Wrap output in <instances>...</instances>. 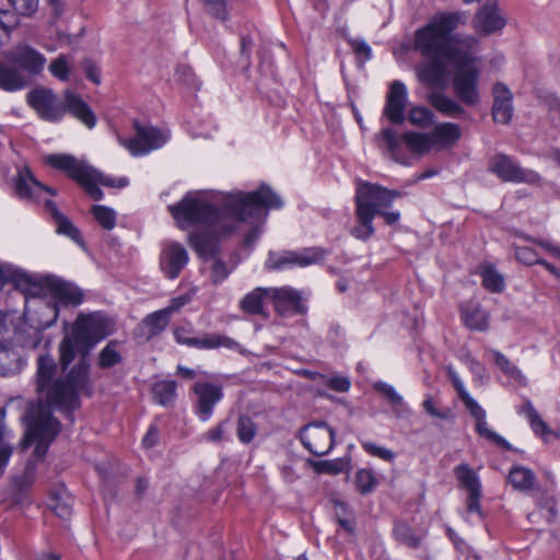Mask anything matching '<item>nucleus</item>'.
<instances>
[{
    "label": "nucleus",
    "mask_w": 560,
    "mask_h": 560,
    "mask_svg": "<svg viewBox=\"0 0 560 560\" xmlns=\"http://www.w3.org/2000/svg\"><path fill=\"white\" fill-rule=\"evenodd\" d=\"M108 335L106 323L94 314H80L71 331L58 346V364L46 353L37 358L35 374L38 402L30 404L23 421L26 427L23 448L36 444L34 456L43 459L60 432L61 424L51 409H57L73 421V411L80 407V395H91L90 354L95 346Z\"/></svg>",
    "instance_id": "1"
},
{
    "label": "nucleus",
    "mask_w": 560,
    "mask_h": 560,
    "mask_svg": "<svg viewBox=\"0 0 560 560\" xmlns=\"http://www.w3.org/2000/svg\"><path fill=\"white\" fill-rule=\"evenodd\" d=\"M283 201L268 185L254 191H235L220 198V206L209 201L201 191H188L167 209L180 230L203 224L222 235L236 231L240 223H254L267 217L269 209H280Z\"/></svg>",
    "instance_id": "2"
},
{
    "label": "nucleus",
    "mask_w": 560,
    "mask_h": 560,
    "mask_svg": "<svg viewBox=\"0 0 560 560\" xmlns=\"http://www.w3.org/2000/svg\"><path fill=\"white\" fill-rule=\"evenodd\" d=\"M465 12L436 14L428 24L415 33L413 48L423 61L417 66L418 79L428 86L442 83L446 67H465L475 63L479 39L472 35L451 36L458 25L466 23Z\"/></svg>",
    "instance_id": "3"
},
{
    "label": "nucleus",
    "mask_w": 560,
    "mask_h": 560,
    "mask_svg": "<svg viewBox=\"0 0 560 560\" xmlns=\"http://www.w3.org/2000/svg\"><path fill=\"white\" fill-rule=\"evenodd\" d=\"M45 162L50 167L63 172L70 179L82 187L90 198L96 201L104 198V192L100 185L109 188H125L129 184L127 177L115 178L106 175L90 165L85 160H79L72 154H48L45 158Z\"/></svg>",
    "instance_id": "4"
},
{
    "label": "nucleus",
    "mask_w": 560,
    "mask_h": 560,
    "mask_svg": "<svg viewBox=\"0 0 560 560\" xmlns=\"http://www.w3.org/2000/svg\"><path fill=\"white\" fill-rule=\"evenodd\" d=\"M378 147L394 161L407 164L402 144L412 153L423 154L432 149V138L429 133L406 131L401 136L392 128H384L376 135Z\"/></svg>",
    "instance_id": "5"
},
{
    "label": "nucleus",
    "mask_w": 560,
    "mask_h": 560,
    "mask_svg": "<svg viewBox=\"0 0 560 560\" xmlns=\"http://www.w3.org/2000/svg\"><path fill=\"white\" fill-rule=\"evenodd\" d=\"M329 255V250L314 246L300 250H270L265 261L268 271H283L293 268H305L322 262Z\"/></svg>",
    "instance_id": "6"
},
{
    "label": "nucleus",
    "mask_w": 560,
    "mask_h": 560,
    "mask_svg": "<svg viewBox=\"0 0 560 560\" xmlns=\"http://www.w3.org/2000/svg\"><path fill=\"white\" fill-rule=\"evenodd\" d=\"M487 170L503 183L540 185L542 177L534 170L525 168L513 156L495 153L489 158Z\"/></svg>",
    "instance_id": "7"
},
{
    "label": "nucleus",
    "mask_w": 560,
    "mask_h": 560,
    "mask_svg": "<svg viewBox=\"0 0 560 560\" xmlns=\"http://www.w3.org/2000/svg\"><path fill=\"white\" fill-rule=\"evenodd\" d=\"M195 329L190 322H185L174 328V339L178 345L199 350H213L225 348L236 351L241 354L245 353L244 348L233 338L221 334H203L201 337H194Z\"/></svg>",
    "instance_id": "8"
},
{
    "label": "nucleus",
    "mask_w": 560,
    "mask_h": 560,
    "mask_svg": "<svg viewBox=\"0 0 560 560\" xmlns=\"http://www.w3.org/2000/svg\"><path fill=\"white\" fill-rule=\"evenodd\" d=\"M27 103L46 121L58 122L65 117V96L61 98L49 88L30 91Z\"/></svg>",
    "instance_id": "9"
},
{
    "label": "nucleus",
    "mask_w": 560,
    "mask_h": 560,
    "mask_svg": "<svg viewBox=\"0 0 560 560\" xmlns=\"http://www.w3.org/2000/svg\"><path fill=\"white\" fill-rule=\"evenodd\" d=\"M479 79L480 70L474 63L455 67L452 85L458 101L467 106H475L480 102Z\"/></svg>",
    "instance_id": "10"
},
{
    "label": "nucleus",
    "mask_w": 560,
    "mask_h": 560,
    "mask_svg": "<svg viewBox=\"0 0 560 560\" xmlns=\"http://www.w3.org/2000/svg\"><path fill=\"white\" fill-rule=\"evenodd\" d=\"M454 475L459 487L468 492L466 512L476 513L481 521L486 520V513L481 508L482 486L477 472L468 464H459L454 468Z\"/></svg>",
    "instance_id": "11"
},
{
    "label": "nucleus",
    "mask_w": 560,
    "mask_h": 560,
    "mask_svg": "<svg viewBox=\"0 0 560 560\" xmlns=\"http://www.w3.org/2000/svg\"><path fill=\"white\" fill-rule=\"evenodd\" d=\"M303 446L315 456L328 454L335 444V431L326 422H312L300 430Z\"/></svg>",
    "instance_id": "12"
},
{
    "label": "nucleus",
    "mask_w": 560,
    "mask_h": 560,
    "mask_svg": "<svg viewBox=\"0 0 560 560\" xmlns=\"http://www.w3.org/2000/svg\"><path fill=\"white\" fill-rule=\"evenodd\" d=\"M136 136L124 141V145L135 155H144L160 149L167 140L168 135L152 126H142L137 120L133 122Z\"/></svg>",
    "instance_id": "13"
},
{
    "label": "nucleus",
    "mask_w": 560,
    "mask_h": 560,
    "mask_svg": "<svg viewBox=\"0 0 560 560\" xmlns=\"http://www.w3.org/2000/svg\"><path fill=\"white\" fill-rule=\"evenodd\" d=\"M191 390L196 396L194 412L201 422H207L214 413L215 406L223 399V387L207 381L196 382Z\"/></svg>",
    "instance_id": "14"
},
{
    "label": "nucleus",
    "mask_w": 560,
    "mask_h": 560,
    "mask_svg": "<svg viewBox=\"0 0 560 560\" xmlns=\"http://www.w3.org/2000/svg\"><path fill=\"white\" fill-rule=\"evenodd\" d=\"M269 301L281 317L305 315L307 312L301 292L291 287H269Z\"/></svg>",
    "instance_id": "15"
},
{
    "label": "nucleus",
    "mask_w": 560,
    "mask_h": 560,
    "mask_svg": "<svg viewBox=\"0 0 560 560\" xmlns=\"http://www.w3.org/2000/svg\"><path fill=\"white\" fill-rule=\"evenodd\" d=\"M405 196V192L385 188L378 184L362 183L358 186L354 201H361L368 205L373 212L377 214L383 209H387L392 203Z\"/></svg>",
    "instance_id": "16"
},
{
    "label": "nucleus",
    "mask_w": 560,
    "mask_h": 560,
    "mask_svg": "<svg viewBox=\"0 0 560 560\" xmlns=\"http://www.w3.org/2000/svg\"><path fill=\"white\" fill-rule=\"evenodd\" d=\"M52 276H38L18 268L14 272L13 287L23 293L26 300L34 304V300H46L49 295Z\"/></svg>",
    "instance_id": "17"
},
{
    "label": "nucleus",
    "mask_w": 560,
    "mask_h": 560,
    "mask_svg": "<svg viewBox=\"0 0 560 560\" xmlns=\"http://www.w3.org/2000/svg\"><path fill=\"white\" fill-rule=\"evenodd\" d=\"M4 58L21 72L30 75H38L46 65L45 56L28 44L15 45L5 51Z\"/></svg>",
    "instance_id": "18"
},
{
    "label": "nucleus",
    "mask_w": 560,
    "mask_h": 560,
    "mask_svg": "<svg viewBox=\"0 0 560 560\" xmlns=\"http://www.w3.org/2000/svg\"><path fill=\"white\" fill-rule=\"evenodd\" d=\"M59 315V308L56 302L49 300H34V304L26 300L23 316L25 320L37 332L51 327Z\"/></svg>",
    "instance_id": "19"
},
{
    "label": "nucleus",
    "mask_w": 560,
    "mask_h": 560,
    "mask_svg": "<svg viewBox=\"0 0 560 560\" xmlns=\"http://www.w3.org/2000/svg\"><path fill=\"white\" fill-rule=\"evenodd\" d=\"M505 19L500 13L498 0H486L472 19V27L479 36H490L503 30Z\"/></svg>",
    "instance_id": "20"
},
{
    "label": "nucleus",
    "mask_w": 560,
    "mask_h": 560,
    "mask_svg": "<svg viewBox=\"0 0 560 560\" xmlns=\"http://www.w3.org/2000/svg\"><path fill=\"white\" fill-rule=\"evenodd\" d=\"M407 103L408 90L406 84L399 80L393 81L386 94L383 116L394 125H401L406 119Z\"/></svg>",
    "instance_id": "21"
},
{
    "label": "nucleus",
    "mask_w": 560,
    "mask_h": 560,
    "mask_svg": "<svg viewBox=\"0 0 560 560\" xmlns=\"http://www.w3.org/2000/svg\"><path fill=\"white\" fill-rule=\"evenodd\" d=\"M188 261V253L182 244L170 242L163 246L160 256V267L167 279H176Z\"/></svg>",
    "instance_id": "22"
},
{
    "label": "nucleus",
    "mask_w": 560,
    "mask_h": 560,
    "mask_svg": "<svg viewBox=\"0 0 560 560\" xmlns=\"http://www.w3.org/2000/svg\"><path fill=\"white\" fill-rule=\"evenodd\" d=\"M492 118L495 122L508 125L513 117V93L504 83L498 82L492 88Z\"/></svg>",
    "instance_id": "23"
},
{
    "label": "nucleus",
    "mask_w": 560,
    "mask_h": 560,
    "mask_svg": "<svg viewBox=\"0 0 560 560\" xmlns=\"http://www.w3.org/2000/svg\"><path fill=\"white\" fill-rule=\"evenodd\" d=\"M220 236L223 235L214 232L213 229L211 232L195 231L188 235V244L200 259L207 261L220 254Z\"/></svg>",
    "instance_id": "24"
},
{
    "label": "nucleus",
    "mask_w": 560,
    "mask_h": 560,
    "mask_svg": "<svg viewBox=\"0 0 560 560\" xmlns=\"http://www.w3.org/2000/svg\"><path fill=\"white\" fill-rule=\"evenodd\" d=\"M14 189L20 199H32L39 190L46 191L51 196L57 194L54 188L38 182L28 166L19 167L14 178Z\"/></svg>",
    "instance_id": "25"
},
{
    "label": "nucleus",
    "mask_w": 560,
    "mask_h": 560,
    "mask_svg": "<svg viewBox=\"0 0 560 560\" xmlns=\"http://www.w3.org/2000/svg\"><path fill=\"white\" fill-rule=\"evenodd\" d=\"M65 115L70 114L77 120L82 122L89 129L96 125V116L90 105L83 98L71 90H65Z\"/></svg>",
    "instance_id": "26"
},
{
    "label": "nucleus",
    "mask_w": 560,
    "mask_h": 560,
    "mask_svg": "<svg viewBox=\"0 0 560 560\" xmlns=\"http://www.w3.org/2000/svg\"><path fill=\"white\" fill-rule=\"evenodd\" d=\"M355 224L350 230V234L360 241H368L375 234L374 218L377 215L368 205L361 201H354Z\"/></svg>",
    "instance_id": "27"
},
{
    "label": "nucleus",
    "mask_w": 560,
    "mask_h": 560,
    "mask_svg": "<svg viewBox=\"0 0 560 560\" xmlns=\"http://www.w3.org/2000/svg\"><path fill=\"white\" fill-rule=\"evenodd\" d=\"M269 300V287H257L246 293L238 302V308L247 315L269 317L265 302Z\"/></svg>",
    "instance_id": "28"
},
{
    "label": "nucleus",
    "mask_w": 560,
    "mask_h": 560,
    "mask_svg": "<svg viewBox=\"0 0 560 560\" xmlns=\"http://www.w3.org/2000/svg\"><path fill=\"white\" fill-rule=\"evenodd\" d=\"M49 295L56 303L58 302L62 305L77 306L83 301V293L78 287L54 276L51 278Z\"/></svg>",
    "instance_id": "29"
},
{
    "label": "nucleus",
    "mask_w": 560,
    "mask_h": 560,
    "mask_svg": "<svg viewBox=\"0 0 560 560\" xmlns=\"http://www.w3.org/2000/svg\"><path fill=\"white\" fill-rule=\"evenodd\" d=\"M460 318L470 330L486 331L489 328V313L476 302H465L459 306Z\"/></svg>",
    "instance_id": "30"
},
{
    "label": "nucleus",
    "mask_w": 560,
    "mask_h": 560,
    "mask_svg": "<svg viewBox=\"0 0 560 560\" xmlns=\"http://www.w3.org/2000/svg\"><path fill=\"white\" fill-rule=\"evenodd\" d=\"M395 540L410 549H419L428 536V529L415 528L404 521H396L393 528Z\"/></svg>",
    "instance_id": "31"
},
{
    "label": "nucleus",
    "mask_w": 560,
    "mask_h": 560,
    "mask_svg": "<svg viewBox=\"0 0 560 560\" xmlns=\"http://www.w3.org/2000/svg\"><path fill=\"white\" fill-rule=\"evenodd\" d=\"M24 364L22 357L11 345L0 341V375L8 376L18 373Z\"/></svg>",
    "instance_id": "32"
},
{
    "label": "nucleus",
    "mask_w": 560,
    "mask_h": 560,
    "mask_svg": "<svg viewBox=\"0 0 560 560\" xmlns=\"http://www.w3.org/2000/svg\"><path fill=\"white\" fill-rule=\"evenodd\" d=\"M429 103L442 115L458 118L466 114L465 108L455 100L442 92H433L428 96Z\"/></svg>",
    "instance_id": "33"
},
{
    "label": "nucleus",
    "mask_w": 560,
    "mask_h": 560,
    "mask_svg": "<svg viewBox=\"0 0 560 560\" xmlns=\"http://www.w3.org/2000/svg\"><path fill=\"white\" fill-rule=\"evenodd\" d=\"M27 85V78L16 68L9 67L0 61V89L15 92Z\"/></svg>",
    "instance_id": "34"
},
{
    "label": "nucleus",
    "mask_w": 560,
    "mask_h": 560,
    "mask_svg": "<svg viewBox=\"0 0 560 560\" xmlns=\"http://www.w3.org/2000/svg\"><path fill=\"white\" fill-rule=\"evenodd\" d=\"M432 138V145H453L462 136L458 125L454 122L438 124L430 133Z\"/></svg>",
    "instance_id": "35"
},
{
    "label": "nucleus",
    "mask_w": 560,
    "mask_h": 560,
    "mask_svg": "<svg viewBox=\"0 0 560 560\" xmlns=\"http://www.w3.org/2000/svg\"><path fill=\"white\" fill-rule=\"evenodd\" d=\"M171 317L159 310L148 314L140 323L139 329L145 330L147 338H153L161 335L168 326Z\"/></svg>",
    "instance_id": "36"
},
{
    "label": "nucleus",
    "mask_w": 560,
    "mask_h": 560,
    "mask_svg": "<svg viewBox=\"0 0 560 560\" xmlns=\"http://www.w3.org/2000/svg\"><path fill=\"white\" fill-rule=\"evenodd\" d=\"M482 287L491 293H501L505 288L504 277L497 270L493 264H485L479 267Z\"/></svg>",
    "instance_id": "37"
},
{
    "label": "nucleus",
    "mask_w": 560,
    "mask_h": 560,
    "mask_svg": "<svg viewBox=\"0 0 560 560\" xmlns=\"http://www.w3.org/2000/svg\"><path fill=\"white\" fill-rule=\"evenodd\" d=\"M120 347V341L116 339L109 340L107 345L98 353V368L102 370H108L120 364L124 360Z\"/></svg>",
    "instance_id": "38"
},
{
    "label": "nucleus",
    "mask_w": 560,
    "mask_h": 560,
    "mask_svg": "<svg viewBox=\"0 0 560 560\" xmlns=\"http://www.w3.org/2000/svg\"><path fill=\"white\" fill-rule=\"evenodd\" d=\"M517 413L524 415L527 418L530 429L535 434L545 436L550 433L549 425L542 420L529 399H525L524 404L517 407Z\"/></svg>",
    "instance_id": "39"
},
{
    "label": "nucleus",
    "mask_w": 560,
    "mask_h": 560,
    "mask_svg": "<svg viewBox=\"0 0 560 560\" xmlns=\"http://www.w3.org/2000/svg\"><path fill=\"white\" fill-rule=\"evenodd\" d=\"M509 481L516 490L529 491L534 487L535 474L527 467L515 465L510 470Z\"/></svg>",
    "instance_id": "40"
},
{
    "label": "nucleus",
    "mask_w": 560,
    "mask_h": 560,
    "mask_svg": "<svg viewBox=\"0 0 560 560\" xmlns=\"http://www.w3.org/2000/svg\"><path fill=\"white\" fill-rule=\"evenodd\" d=\"M177 384L173 380H163L153 384L152 394L154 401L167 407L176 399Z\"/></svg>",
    "instance_id": "41"
},
{
    "label": "nucleus",
    "mask_w": 560,
    "mask_h": 560,
    "mask_svg": "<svg viewBox=\"0 0 560 560\" xmlns=\"http://www.w3.org/2000/svg\"><path fill=\"white\" fill-rule=\"evenodd\" d=\"M493 361L501 372L520 384H526V377L522 371L510 361V359L498 350L492 351Z\"/></svg>",
    "instance_id": "42"
},
{
    "label": "nucleus",
    "mask_w": 560,
    "mask_h": 560,
    "mask_svg": "<svg viewBox=\"0 0 560 560\" xmlns=\"http://www.w3.org/2000/svg\"><path fill=\"white\" fill-rule=\"evenodd\" d=\"M354 483L357 490L362 495H366L375 490L378 485V479L372 469L362 468L355 472Z\"/></svg>",
    "instance_id": "43"
},
{
    "label": "nucleus",
    "mask_w": 560,
    "mask_h": 560,
    "mask_svg": "<svg viewBox=\"0 0 560 560\" xmlns=\"http://www.w3.org/2000/svg\"><path fill=\"white\" fill-rule=\"evenodd\" d=\"M56 232L58 234L65 235L72 240L80 247L85 248V242L81 235L80 230L71 222V220L63 215L56 222Z\"/></svg>",
    "instance_id": "44"
},
{
    "label": "nucleus",
    "mask_w": 560,
    "mask_h": 560,
    "mask_svg": "<svg viewBox=\"0 0 560 560\" xmlns=\"http://www.w3.org/2000/svg\"><path fill=\"white\" fill-rule=\"evenodd\" d=\"M91 213L103 229L109 231L116 226L117 215L114 209L103 205H94L91 208Z\"/></svg>",
    "instance_id": "45"
},
{
    "label": "nucleus",
    "mask_w": 560,
    "mask_h": 560,
    "mask_svg": "<svg viewBox=\"0 0 560 560\" xmlns=\"http://www.w3.org/2000/svg\"><path fill=\"white\" fill-rule=\"evenodd\" d=\"M257 434V427L248 416H240L236 425V435L241 443L249 444Z\"/></svg>",
    "instance_id": "46"
},
{
    "label": "nucleus",
    "mask_w": 560,
    "mask_h": 560,
    "mask_svg": "<svg viewBox=\"0 0 560 560\" xmlns=\"http://www.w3.org/2000/svg\"><path fill=\"white\" fill-rule=\"evenodd\" d=\"M476 432L480 436L493 442L494 444H497L498 446L502 447L505 451L512 450V445L503 436H501L500 434H498L488 427L486 418L476 421Z\"/></svg>",
    "instance_id": "47"
},
{
    "label": "nucleus",
    "mask_w": 560,
    "mask_h": 560,
    "mask_svg": "<svg viewBox=\"0 0 560 560\" xmlns=\"http://www.w3.org/2000/svg\"><path fill=\"white\" fill-rule=\"evenodd\" d=\"M434 114L427 107L415 106L408 113V120L411 125L427 128L433 124Z\"/></svg>",
    "instance_id": "48"
},
{
    "label": "nucleus",
    "mask_w": 560,
    "mask_h": 560,
    "mask_svg": "<svg viewBox=\"0 0 560 560\" xmlns=\"http://www.w3.org/2000/svg\"><path fill=\"white\" fill-rule=\"evenodd\" d=\"M210 280L214 285L222 283L224 280L229 278L232 273L233 268L229 267L221 258L218 256L210 258Z\"/></svg>",
    "instance_id": "49"
},
{
    "label": "nucleus",
    "mask_w": 560,
    "mask_h": 560,
    "mask_svg": "<svg viewBox=\"0 0 560 560\" xmlns=\"http://www.w3.org/2000/svg\"><path fill=\"white\" fill-rule=\"evenodd\" d=\"M49 72L56 79L65 82L69 80L70 74V59L67 55H59L56 59H54L49 67Z\"/></svg>",
    "instance_id": "50"
},
{
    "label": "nucleus",
    "mask_w": 560,
    "mask_h": 560,
    "mask_svg": "<svg viewBox=\"0 0 560 560\" xmlns=\"http://www.w3.org/2000/svg\"><path fill=\"white\" fill-rule=\"evenodd\" d=\"M374 389L383 394L394 407L401 408L402 411H407L408 408L404 401V398L396 392V389L382 381L374 383Z\"/></svg>",
    "instance_id": "51"
},
{
    "label": "nucleus",
    "mask_w": 560,
    "mask_h": 560,
    "mask_svg": "<svg viewBox=\"0 0 560 560\" xmlns=\"http://www.w3.org/2000/svg\"><path fill=\"white\" fill-rule=\"evenodd\" d=\"M19 25L18 16L9 10H0V46L10 37L11 32Z\"/></svg>",
    "instance_id": "52"
},
{
    "label": "nucleus",
    "mask_w": 560,
    "mask_h": 560,
    "mask_svg": "<svg viewBox=\"0 0 560 560\" xmlns=\"http://www.w3.org/2000/svg\"><path fill=\"white\" fill-rule=\"evenodd\" d=\"M422 408L425 413L432 418L448 420L453 417L451 408H439L432 395H425L422 401Z\"/></svg>",
    "instance_id": "53"
},
{
    "label": "nucleus",
    "mask_w": 560,
    "mask_h": 560,
    "mask_svg": "<svg viewBox=\"0 0 560 560\" xmlns=\"http://www.w3.org/2000/svg\"><path fill=\"white\" fill-rule=\"evenodd\" d=\"M10 5L14 9V14L31 18L38 9L39 0H8Z\"/></svg>",
    "instance_id": "54"
},
{
    "label": "nucleus",
    "mask_w": 560,
    "mask_h": 560,
    "mask_svg": "<svg viewBox=\"0 0 560 560\" xmlns=\"http://www.w3.org/2000/svg\"><path fill=\"white\" fill-rule=\"evenodd\" d=\"M175 75L178 82H182L189 89L198 90L200 88V83L192 69L187 65L178 66Z\"/></svg>",
    "instance_id": "55"
},
{
    "label": "nucleus",
    "mask_w": 560,
    "mask_h": 560,
    "mask_svg": "<svg viewBox=\"0 0 560 560\" xmlns=\"http://www.w3.org/2000/svg\"><path fill=\"white\" fill-rule=\"evenodd\" d=\"M208 13L213 18L225 21L228 19V0H201Z\"/></svg>",
    "instance_id": "56"
},
{
    "label": "nucleus",
    "mask_w": 560,
    "mask_h": 560,
    "mask_svg": "<svg viewBox=\"0 0 560 560\" xmlns=\"http://www.w3.org/2000/svg\"><path fill=\"white\" fill-rule=\"evenodd\" d=\"M515 257L520 262L526 266L539 265L540 261L542 260V258L539 257L537 252L528 246L516 247Z\"/></svg>",
    "instance_id": "57"
},
{
    "label": "nucleus",
    "mask_w": 560,
    "mask_h": 560,
    "mask_svg": "<svg viewBox=\"0 0 560 560\" xmlns=\"http://www.w3.org/2000/svg\"><path fill=\"white\" fill-rule=\"evenodd\" d=\"M229 422V419L220 421L215 427L209 429L202 435V439L210 443H220L225 439L226 427Z\"/></svg>",
    "instance_id": "58"
},
{
    "label": "nucleus",
    "mask_w": 560,
    "mask_h": 560,
    "mask_svg": "<svg viewBox=\"0 0 560 560\" xmlns=\"http://www.w3.org/2000/svg\"><path fill=\"white\" fill-rule=\"evenodd\" d=\"M363 450L368 452L370 455L384 459L386 462H393L395 458V453L386 447L376 445L373 442H365L362 444Z\"/></svg>",
    "instance_id": "59"
},
{
    "label": "nucleus",
    "mask_w": 560,
    "mask_h": 560,
    "mask_svg": "<svg viewBox=\"0 0 560 560\" xmlns=\"http://www.w3.org/2000/svg\"><path fill=\"white\" fill-rule=\"evenodd\" d=\"M460 400L476 421L487 417L486 410L469 394L465 395Z\"/></svg>",
    "instance_id": "60"
},
{
    "label": "nucleus",
    "mask_w": 560,
    "mask_h": 560,
    "mask_svg": "<svg viewBox=\"0 0 560 560\" xmlns=\"http://www.w3.org/2000/svg\"><path fill=\"white\" fill-rule=\"evenodd\" d=\"M350 45L355 55L362 58L363 61L372 58V49L364 39H351Z\"/></svg>",
    "instance_id": "61"
},
{
    "label": "nucleus",
    "mask_w": 560,
    "mask_h": 560,
    "mask_svg": "<svg viewBox=\"0 0 560 560\" xmlns=\"http://www.w3.org/2000/svg\"><path fill=\"white\" fill-rule=\"evenodd\" d=\"M82 68L90 81H92L94 84L101 83V69L93 60L84 59L82 61Z\"/></svg>",
    "instance_id": "62"
},
{
    "label": "nucleus",
    "mask_w": 560,
    "mask_h": 560,
    "mask_svg": "<svg viewBox=\"0 0 560 560\" xmlns=\"http://www.w3.org/2000/svg\"><path fill=\"white\" fill-rule=\"evenodd\" d=\"M326 385L335 392L347 393L351 386V382L346 376H334L326 382Z\"/></svg>",
    "instance_id": "63"
},
{
    "label": "nucleus",
    "mask_w": 560,
    "mask_h": 560,
    "mask_svg": "<svg viewBox=\"0 0 560 560\" xmlns=\"http://www.w3.org/2000/svg\"><path fill=\"white\" fill-rule=\"evenodd\" d=\"M160 441V430L156 424H151L142 439V445L145 448H152Z\"/></svg>",
    "instance_id": "64"
}]
</instances>
